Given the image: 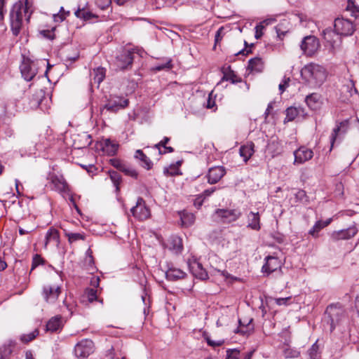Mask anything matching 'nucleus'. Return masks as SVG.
Listing matches in <instances>:
<instances>
[{"label": "nucleus", "instance_id": "nucleus-1", "mask_svg": "<svg viewBox=\"0 0 359 359\" xmlns=\"http://www.w3.org/2000/svg\"><path fill=\"white\" fill-rule=\"evenodd\" d=\"M301 76L304 82L311 88L320 87L326 79L325 69L320 65L310 63L301 70Z\"/></svg>", "mask_w": 359, "mask_h": 359}, {"label": "nucleus", "instance_id": "nucleus-2", "mask_svg": "<svg viewBox=\"0 0 359 359\" xmlns=\"http://www.w3.org/2000/svg\"><path fill=\"white\" fill-rule=\"evenodd\" d=\"M29 7L27 2L19 1L14 4L10 12L11 29L14 36H17L22 28L23 16L29 20L31 13L28 14Z\"/></svg>", "mask_w": 359, "mask_h": 359}, {"label": "nucleus", "instance_id": "nucleus-3", "mask_svg": "<svg viewBox=\"0 0 359 359\" xmlns=\"http://www.w3.org/2000/svg\"><path fill=\"white\" fill-rule=\"evenodd\" d=\"M325 316H327V323H330V331L332 332L344 318L345 311L339 303L331 304L327 307Z\"/></svg>", "mask_w": 359, "mask_h": 359}, {"label": "nucleus", "instance_id": "nucleus-4", "mask_svg": "<svg viewBox=\"0 0 359 359\" xmlns=\"http://www.w3.org/2000/svg\"><path fill=\"white\" fill-rule=\"evenodd\" d=\"M129 104V100L121 96L110 95L107 102L100 108L102 114L104 110L111 113H116L121 109L126 108Z\"/></svg>", "mask_w": 359, "mask_h": 359}, {"label": "nucleus", "instance_id": "nucleus-5", "mask_svg": "<svg viewBox=\"0 0 359 359\" xmlns=\"http://www.w3.org/2000/svg\"><path fill=\"white\" fill-rule=\"evenodd\" d=\"M334 28L338 34L344 36H351L355 30V25L351 20L343 18L335 19Z\"/></svg>", "mask_w": 359, "mask_h": 359}, {"label": "nucleus", "instance_id": "nucleus-6", "mask_svg": "<svg viewBox=\"0 0 359 359\" xmlns=\"http://www.w3.org/2000/svg\"><path fill=\"white\" fill-rule=\"evenodd\" d=\"M94 351V343L92 340L84 339L78 342L74 346L76 357L86 358Z\"/></svg>", "mask_w": 359, "mask_h": 359}, {"label": "nucleus", "instance_id": "nucleus-7", "mask_svg": "<svg viewBox=\"0 0 359 359\" xmlns=\"http://www.w3.org/2000/svg\"><path fill=\"white\" fill-rule=\"evenodd\" d=\"M61 292V287L57 285H46L42 289L43 298L48 304H54Z\"/></svg>", "mask_w": 359, "mask_h": 359}, {"label": "nucleus", "instance_id": "nucleus-8", "mask_svg": "<svg viewBox=\"0 0 359 359\" xmlns=\"http://www.w3.org/2000/svg\"><path fill=\"white\" fill-rule=\"evenodd\" d=\"M215 215L220 219L223 223H231L236 221L241 215L240 210L237 209H217Z\"/></svg>", "mask_w": 359, "mask_h": 359}, {"label": "nucleus", "instance_id": "nucleus-9", "mask_svg": "<svg viewBox=\"0 0 359 359\" xmlns=\"http://www.w3.org/2000/svg\"><path fill=\"white\" fill-rule=\"evenodd\" d=\"M133 62V52L124 50L116 57V65L121 70L131 68Z\"/></svg>", "mask_w": 359, "mask_h": 359}, {"label": "nucleus", "instance_id": "nucleus-10", "mask_svg": "<svg viewBox=\"0 0 359 359\" xmlns=\"http://www.w3.org/2000/svg\"><path fill=\"white\" fill-rule=\"evenodd\" d=\"M319 48V41L314 36H307L301 43V49L307 55H313Z\"/></svg>", "mask_w": 359, "mask_h": 359}, {"label": "nucleus", "instance_id": "nucleus-11", "mask_svg": "<svg viewBox=\"0 0 359 359\" xmlns=\"http://www.w3.org/2000/svg\"><path fill=\"white\" fill-rule=\"evenodd\" d=\"M130 212L139 220H144L150 215V211L142 198H138L136 205L131 208Z\"/></svg>", "mask_w": 359, "mask_h": 359}, {"label": "nucleus", "instance_id": "nucleus-12", "mask_svg": "<svg viewBox=\"0 0 359 359\" xmlns=\"http://www.w3.org/2000/svg\"><path fill=\"white\" fill-rule=\"evenodd\" d=\"M109 162L113 167L123 172L126 175L130 176L135 179L137 178V172L124 161L118 158H111L109 160Z\"/></svg>", "mask_w": 359, "mask_h": 359}, {"label": "nucleus", "instance_id": "nucleus-13", "mask_svg": "<svg viewBox=\"0 0 359 359\" xmlns=\"http://www.w3.org/2000/svg\"><path fill=\"white\" fill-rule=\"evenodd\" d=\"M20 69L22 77L27 81H31L37 73L35 64L29 60L23 61Z\"/></svg>", "mask_w": 359, "mask_h": 359}, {"label": "nucleus", "instance_id": "nucleus-14", "mask_svg": "<svg viewBox=\"0 0 359 359\" xmlns=\"http://www.w3.org/2000/svg\"><path fill=\"white\" fill-rule=\"evenodd\" d=\"M50 189L59 193L68 191V185L62 176L52 175L50 177Z\"/></svg>", "mask_w": 359, "mask_h": 359}, {"label": "nucleus", "instance_id": "nucleus-15", "mask_svg": "<svg viewBox=\"0 0 359 359\" xmlns=\"http://www.w3.org/2000/svg\"><path fill=\"white\" fill-rule=\"evenodd\" d=\"M357 232L358 230L355 226H351L346 229L333 231L331 234V239L334 241L350 239L353 237Z\"/></svg>", "mask_w": 359, "mask_h": 359}, {"label": "nucleus", "instance_id": "nucleus-16", "mask_svg": "<svg viewBox=\"0 0 359 359\" xmlns=\"http://www.w3.org/2000/svg\"><path fill=\"white\" fill-rule=\"evenodd\" d=\"M294 163H303L312 158L313 152L305 147H301L294 151Z\"/></svg>", "mask_w": 359, "mask_h": 359}, {"label": "nucleus", "instance_id": "nucleus-17", "mask_svg": "<svg viewBox=\"0 0 359 359\" xmlns=\"http://www.w3.org/2000/svg\"><path fill=\"white\" fill-rule=\"evenodd\" d=\"M226 174L225 168L223 166H215L209 169L208 173V182L213 184L218 182Z\"/></svg>", "mask_w": 359, "mask_h": 359}, {"label": "nucleus", "instance_id": "nucleus-18", "mask_svg": "<svg viewBox=\"0 0 359 359\" xmlns=\"http://www.w3.org/2000/svg\"><path fill=\"white\" fill-rule=\"evenodd\" d=\"M189 267L190 272L194 277L201 280H206L208 278L207 271L200 262L197 261L191 262L189 263Z\"/></svg>", "mask_w": 359, "mask_h": 359}, {"label": "nucleus", "instance_id": "nucleus-19", "mask_svg": "<svg viewBox=\"0 0 359 359\" xmlns=\"http://www.w3.org/2000/svg\"><path fill=\"white\" fill-rule=\"evenodd\" d=\"M305 102L307 106L314 111L319 109L323 104L321 95L316 93L307 95L305 97Z\"/></svg>", "mask_w": 359, "mask_h": 359}, {"label": "nucleus", "instance_id": "nucleus-20", "mask_svg": "<svg viewBox=\"0 0 359 359\" xmlns=\"http://www.w3.org/2000/svg\"><path fill=\"white\" fill-rule=\"evenodd\" d=\"M265 259L266 263L262 266V272L269 275L280 267V262L277 257L268 256Z\"/></svg>", "mask_w": 359, "mask_h": 359}, {"label": "nucleus", "instance_id": "nucleus-21", "mask_svg": "<svg viewBox=\"0 0 359 359\" xmlns=\"http://www.w3.org/2000/svg\"><path fill=\"white\" fill-rule=\"evenodd\" d=\"M186 276V273L182 270L175 268V267H169L165 272V277L168 280H177L180 279H182Z\"/></svg>", "mask_w": 359, "mask_h": 359}, {"label": "nucleus", "instance_id": "nucleus-22", "mask_svg": "<svg viewBox=\"0 0 359 359\" xmlns=\"http://www.w3.org/2000/svg\"><path fill=\"white\" fill-rule=\"evenodd\" d=\"M255 144L253 142H248L246 144L241 147L239 153L241 156L243 158L245 162H247L255 152Z\"/></svg>", "mask_w": 359, "mask_h": 359}, {"label": "nucleus", "instance_id": "nucleus-23", "mask_svg": "<svg viewBox=\"0 0 359 359\" xmlns=\"http://www.w3.org/2000/svg\"><path fill=\"white\" fill-rule=\"evenodd\" d=\"M46 331L55 332L60 330L62 327V318L56 316L51 318L46 323Z\"/></svg>", "mask_w": 359, "mask_h": 359}, {"label": "nucleus", "instance_id": "nucleus-24", "mask_svg": "<svg viewBox=\"0 0 359 359\" xmlns=\"http://www.w3.org/2000/svg\"><path fill=\"white\" fill-rule=\"evenodd\" d=\"M248 227L257 231L260 229V218L259 212H250L248 215Z\"/></svg>", "mask_w": 359, "mask_h": 359}, {"label": "nucleus", "instance_id": "nucleus-25", "mask_svg": "<svg viewBox=\"0 0 359 359\" xmlns=\"http://www.w3.org/2000/svg\"><path fill=\"white\" fill-rule=\"evenodd\" d=\"M97 290L95 288H86L81 298V302L83 304L92 303L97 300Z\"/></svg>", "mask_w": 359, "mask_h": 359}, {"label": "nucleus", "instance_id": "nucleus-26", "mask_svg": "<svg viewBox=\"0 0 359 359\" xmlns=\"http://www.w3.org/2000/svg\"><path fill=\"white\" fill-rule=\"evenodd\" d=\"M118 144L109 139H106L103 142V151L109 156H114L116 154Z\"/></svg>", "mask_w": 359, "mask_h": 359}, {"label": "nucleus", "instance_id": "nucleus-27", "mask_svg": "<svg viewBox=\"0 0 359 359\" xmlns=\"http://www.w3.org/2000/svg\"><path fill=\"white\" fill-rule=\"evenodd\" d=\"M135 157L141 162V166L147 170H150L153 166L152 161L148 158L141 149H137L135 152Z\"/></svg>", "mask_w": 359, "mask_h": 359}, {"label": "nucleus", "instance_id": "nucleus-28", "mask_svg": "<svg viewBox=\"0 0 359 359\" xmlns=\"http://www.w3.org/2000/svg\"><path fill=\"white\" fill-rule=\"evenodd\" d=\"M264 64L261 58L255 57L250 59L248 62V69L250 72H261L263 70Z\"/></svg>", "mask_w": 359, "mask_h": 359}, {"label": "nucleus", "instance_id": "nucleus-29", "mask_svg": "<svg viewBox=\"0 0 359 359\" xmlns=\"http://www.w3.org/2000/svg\"><path fill=\"white\" fill-rule=\"evenodd\" d=\"M322 36L328 43L333 46L339 38V34L331 28H326L323 31Z\"/></svg>", "mask_w": 359, "mask_h": 359}, {"label": "nucleus", "instance_id": "nucleus-30", "mask_svg": "<svg viewBox=\"0 0 359 359\" xmlns=\"http://www.w3.org/2000/svg\"><path fill=\"white\" fill-rule=\"evenodd\" d=\"M51 242H54L57 245L60 243L59 232L57 229L54 228H50L46 233L45 247H46L47 245Z\"/></svg>", "mask_w": 359, "mask_h": 359}, {"label": "nucleus", "instance_id": "nucleus-31", "mask_svg": "<svg viewBox=\"0 0 359 359\" xmlns=\"http://www.w3.org/2000/svg\"><path fill=\"white\" fill-rule=\"evenodd\" d=\"M106 75V69L102 67H98L95 69H93L92 76L93 79L95 83H97L99 86L101 82L104 80Z\"/></svg>", "mask_w": 359, "mask_h": 359}, {"label": "nucleus", "instance_id": "nucleus-32", "mask_svg": "<svg viewBox=\"0 0 359 359\" xmlns=\"http://www.w3.org/2000/svg\"><path fill=\"white\" fill-rule=\"evenodd\" d=\"M109 174L111 180L116 188V192L118 193L120 191L119 185L122 180L121 176L119 173L114 170H109Z\"/></svg>", "mask_w": 359, "mask_h": 359}, {"label": "nucleus", "instance_id": "nucleus-33", "mask_svg": "<svg viewBox=\"0 0 359 359\" xmlns=\"http://www.w3.org/2000/svg\"><path fill=\"white\" fill-rule=\"evenodd\" d=\"M74 15L76 18L83 19V20H89L95 17L91 12L84 9V8H79L74 12Z\"/></svg>", "mask_w": 359, "mask_h": 359}, {"label": "nucleus", "instance_id": "nucleus-34", "mask_svg": "<svg viewBox=\"0 0 359 359\" xmlns=\"http://www.w3.org/2000/svg\"><path fill=\"white\" fill-rule=\"evenodd\" d=\"M300 109L297 107H290L286 109L285 121H292L299 115Z\"/></svg>", "mask_w": 359, "mask_h": 359}, {"label": "nucleus", "instance_id": "nucleus-35", "mask_svg": "<svg viewBox=\"0 0 359 359\" xmlns=\"http://www.w3.org/2000/svg\"><path fill=\"white\" fill-rule=\"evenodd\" d=\"M252 318H250L247 324L243 323L241 320H239L240 327L238 328V332H241L243 334H246L253 330V326L251 325Z\"/></svg>", "mask_w": 359, "mask_h": 359}, {"label": "nucleus", "instance_id": "nucleus-36", "mask_svg": "<svg viewBox=\"0 0 359 359\" xmlns=\"http://www.w3.org/2000/svg\"><path fill=\"white\" fill-rule=\"evenodd\" d=\"M346 10L350 11L355 18L359 17V6L355 4V0H348Z\"/></svg>", "mask_w": 359, "mask_h": 359}, {"label": "nucleus", "instance_id": "nucleus-37", "mask_svg": "<svg viewBox=\"0 0 359 359\" xmlns=\"http://www.w3.org/2000/svg\"><path fill=\"white\" fill-rule=\"evenodd\" d=\"M347 126L346 122H341L339 125H337L332 130V133L330 136V143H331V148L330 150L332 149L334 143L336 140L337 136L338 135L339 132L341 130V128H344Z\"/></svg>", "mask_w": 359, "mask_h": 359}, {"label": "nucleus", "instance_id": "nucleus-38", "mask_svg": "<svg viewBox=\"0 0 359 359\" xmlns=\"http://www.w3.org/2000/svg\"><path fill=\"white\" fill-rule=\"evenodd\" d=\"M170 248L176 253L180 252L182 250L183 246L182 241L179 237H174L172 238Z\"/></svg>", "mask_w": 359, "mask_h": 359}, {"label": "nucleus", "instance_id": "nucleus-39", "mask_svg": "<svg viewBox=\"0 0 359 359\" xmlns=\"http://www.w3.org/2000/svg\"><path fill=\"white\" fill-rule=\"evenodd\" d=\"M222 81H230L232 83L242 81L241 79L237 78L236 75L231 70H230L228 73H224Z\"/></svg>", "mask_w": 359, "mask_h": 359}, {"label": "nucleus", "instance_id": "nucleus-40", "mask_svg": "<svg viewBox=\"0 0 359 359\" xmlns=\"http://www.w3.org/2000/svg\"><path fill=\"white\" fill-rule=\"evenodd\" d=\"M319 346L317 342L314 343L308 351V354L310 359H318L320 358V353L318 351Z\"/></svg>", "mask_w": 359, "mask_h": 359}, {"label": "nucleus", "instance_id": "nucleus-41", "mask_svg": "<svg viewBox=\"0 0 359 359\" xmlns=\"http://www.w3.org/2000/svg\"><path fill=\"white\" fill-rule=\"evenodd\" d=\"M323 229V226L321 224V221H317L313 226L309 230V234L311 235L313 238L318 237V233L320 230Z\"/></svg>", "mask_w": 359, "mask_h": 359}, {"label": "nucleus", "instance_id": "nucleus-42", "mask_svg": "<svg viewBox=\"0 0 359 359\" xmlns=\"http://www.w3.org/2000/svg\"><path fill=\"white\" fill-rule=\"evenodd\" d=\"M66 236L68 238L69 243H74L79 240H85L86 236L84 233H66Z\"/></svg>", "mask_w": 359, "mask_h": 359}, {"label": "nucleus", "instance_id": "nucleus-43", "mask_svg": "<svg viewBox=\"0 0 359 359\" xmlns=\"http://www.w3.org/2000/svg\"><path fill=\"white\" fill-rule=\"evenodd\" d=\"M181 220L183 225L189 226L194 224L195 221V217L191 213H186L182 215L181 217Z\"/></svg>", "mask_w": 359, "mask_h": 359}, {"label": "nucleus", "instance_id": "nucleus-44", "mask_svg": "<svg viewBox=\"0 0 359 359\" xmlns=\"http://www.w3.org/2000/svg\"><path fill=\"white\" fill-rule=\"evenodd\" d=\"M39 335L38 330H34V331L29 332V334H24L20 337V339L24 343H29V341L34 339L36 336Z\"/></svg>", "mask_w": 359, "mask_h": 359}, {"label": "nucleus", "instance_id": "nucleus-45", "mask_svg": "<svg viewBox=\"0 0 359 359\" xmlns=\"http://www.w3.org/2000/svg\"><path fill=\"white\" fill-rule=\"evenodd\" d=\"M172 68V60L168 59L165 63L158 65H156L154 67H152V70L155 71V72H159V71L164 70V69L170 70Z\"/></svg>", "mask_w": 359, "mask_h": 359}, {"label": "nucleus", "instance_id": "nucleus-46", "mask_svg": "<svg viewBox=\"0 0 359 359\" xmlns=\"http://www.w3.org/2000/svg\"><path fill=\"white\" fill-rule=\"evenodd\" d=\"M12 353L10 345H4L0 347V359H8Z\"/></svg>", "mask_w": 359, "mask_h": 359}, {"label": "nucleus", "instance_id": "nucleus-47", "mask_svg": "<svg viewBox=\"0 0 359 359\" xmlns=\"http://www.w3.org/2000/svg\"><path fill=\"white\" fill-rule=\"evenodd\" d=\"M240 351L237 349H229L226 351V359H239Z\"/></svg>", "mask_w": 359, "mask_h": 359}, {"label": "nucleus", "instance_id": "nucleus-48", "mask_svg": "<svg viewBox=\"0 0 359 359\" xmlns=\"http://www.w3.org/2000/svg\"><path fill=\"white\" fill-rule=\"evenodd\" d=\"M43 263V260L39 255H35L32 259V264L31 271H33L36 267L39 265L42 264Z\"/></svg>", "mask_w": 359, "mask_h": 359}, {"label": "nucleus", "instance_id": "nucleus-49", "mask_svg": "<svg viewBox=\"0 0 359 359\" xmlns=\"http://www.w3.org/2000/svg\"><path fill=\"white\" fill-rule=\"evenodd\" d=\"M295 198L297 201L304 202V201H307L306 191L302 189H299L295 194Z\"/></svg>", "mask_w": 359, "mask_h": 359}, {"label": "nucleus", "instance_id": "nucleus-50", "mask_svg": "<svg viewBox=\"0 0 359 359\" xmlns=\"http://www.w3.org/2000/svg\"><path fill=\"white\" fill-rule=\"evenodd\" d=\"M300 353L296 350L287 348L284 351V355L286 358H297Z\"/></svg>", "mask_w": 359, "mask_h": 359}, {"label": "nucleus", "instance_id": "nucleus-51", "mask_svg": "<svg viewBox=\"0 0 359 359\" xmlns=\"http://www.w3.org/2000/svg\"><path fill=\"white\" fill-rule=\"evenodd\" d=\"M55 29V27H53L51 30H42L40 32L41 34L43 35L44 37L48 39H53L55 37V35L53 34V31Z\"/></svg>", "mask_w": 359, "mask_h": 359}, {"label": "nucleus", "instance_id": "nucleus-52", "mask_svg": "<svg viewBox=\"0 0 359 359\" xmlns=\"http://www.w3.org/2000/svg\"><path fill=\"white\" fill-rule=\"evenodd\" d=\"M264 28V26L262 25V23H260L259 25H257L256 27H255V37L257 39H260L262 35H263V32H262V30Z\"/></svg>", "mask_w": 359, "mask_h": 359}, {"label": "nucleus", "instance_id": "nucleus-53", "mask_svg": "<svg viewBox=\"0 0 359 359\" xmlns=\"http://www.w3.org/2000/svg\"><path fill=\"white\" fill-rule=\"evenodd\" d=\"M204 200H205V198L203 197V195L200 194V195L197 196V197L195 198V200L194 201V206L196 208L199 209L202 206V205L204 202Z\"/></svg>", "mask_w": 359, "mask_h": 359}, {"label": "nucleus", "instance_id": "nucleus-54", "mask_svg": "<svg viewBox=\"0 0 359 359\" xmlns=\"http://www.w3.org/2000/svg\"><path fill=\"white\" fill-rule=\"evenodd\" d=\"M290 81V78H286L285 76L282 83L279 84L278 88L281 93H283L285 91V88L289 86Z\"/></svg>", "mask_w": 359, "mask_h": 359}, {"label": "nucleus", "instance_id": "nucleus-55", "mask_svg": "<svg viewBox=\"0 0 359 359\" xmlns=\"http://www.w3.org/2000/svg\"><path fill=\"white\" fill-rule=\"evenodd\" d=\"M177 168L175 167L174 165L173 166H170V168H165L163 169V173L165 175H170V176H172V175H177Z\"/></svg>", "mask_w": 359, "mask_h": 359}, {"label": "nucleus", "instance_id": "nucleus-56", "mask_svg": "<svg viewBox=\"0 0 359 359\" xmlns=\"http://www.w3.org/2000/svg\"><path fill=\"white\" fill-rule=\"evenodd\" d=\"M67 17L65 16L64 14L62 13H55L53 15V19L55 22H63Z\"/></svg>", "mask_w": 359, "mask_h": 359}, {"label": "nucleus", "instance_id": "nucleus-57", "mask_svg": "<svg viewBox=\"0 0 359 359\" xmlns=\"http://www.w3.org/2000/svg\"><path fill=\"white\" fill-rule=\"evenodd\" d=\"M100 279L98 276H94L90 280V285L93 287V288L96 289L100 285Z\"/></svg>", "mask_w": 359, "mask_h": 359}, {"label": "nucleus", "instance_id": "nucleus-58", "mask_svg": "<svg viewBox=\"0 0 359 359\" xmlns=\"http://www.w3.org/2000/svg\"><path fill=\"white\" fill-rule=\"evenodd\" d=\"M86 262L88 263V265L90 268H88V269L89 271H91L90 273H93L94 271V259L93 256H90V258H86Z\"/></svg>", "mask_w": 359, "mask_h": 359}, {"label": "nucleus", "instance_id": "nucleus-59", "mask_svg": "<svg viewBox=\"0 0 359 359\" xmlns=\"http://www.w3.org/2000/svg\"><path fill=\"white\" fill-rule=\"evenodd\" d=\"M290 299V297H286V298H277L275 299L276 303L278 305H285L287 304V302Z\"/></svg>", "mask_w": 359, "mask_h": 359}, {"label": "nucleus", "instance_id": "nucleus-60", "mask_svg": "<svg viewBox=\"0 0 359 359\" xmlns=\"http://www.w3.org/2000/svg\"><path fill=\"white\" fill-rule=\"evenodd\" d=\"M216 190L215 187H212L210 189H205L201 195H203V197L205 198L206 197L210 196L212 194L215 192Z\"/></svg>", "mask_w": 359, "mask_h": 359}, {"label": "nucleus", "instance_id": "nucleus-61", "mask_svg": "<svg viewBox=\"0 0 359 359\" xmlns=\"http://www.w3.org/2000/svg\"><path fill=\"white\" fill-rule=\"evenodd\" d=\"M224 344V340L208 341V345L212 347L220 346Z\"/></svg>", "mask_w": 359, "mask_h": 359}, {"label": "nucleus", "instance_id": "nucleus-62", "mask_svg": "<svg viewBox=\"0 0 359 359\" xmlns=\"http://www.w3.org/2000/svg\"><path fill=\"white\" fill-rule=\"evenodd\" d=\"M223 32V27H220L215 34V43L219 42L222 39L221 34Z\"/></svg>", "mask_w": 359, "mask_h": 359}, {"label": "nucleus", "instance_id": "nucleus-63", "mask_svg": "<svg viewBox=\"0 0 359 359\" xmlns=\"http://www.w3.org/2000/svg\"><path fill=\"white\" fill-rule=\"evenodd\" d=\"M273 109V102H269L268 104V106H267V108L264 112V116H265V118H267V116L269 115L270 112H271V110Z\"/></svg>", "mask_w": 359, "mask_h": 359}, {"label": "nucleus", "instance_id": "nucleus-64", "mask_svg": "<svg viewBox=\"0 0 359 359\" xmlns=\"http://www.w3.org/2000/svg\"><path fill=\"white\" fill-rule=\"evenodd\" d=\"M215 106V101L212 100L210 97H208L207 101L206 107L208 109H212Z\"/></svg>", "mask_w": 359, "mask_h": 359}]
</instances>
